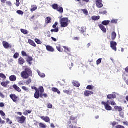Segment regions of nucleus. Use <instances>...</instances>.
I'll use <instances>...</instances> for the list:
<instances>
[{
	"label": "nucleus",
	"mask_w": 128,
	"mask_h": 128,
	"mask_svg": "<svg viewBox=\"0 0 128 128\" xmlns=\"http://www.w3.org/2000/svg\"><path fill=\"white\" fill-rule=\"evenodd\" d=\"M21 76L24 80H28L30 76H32V71L30 68H26L21 72Z\"/></svg>",
	"instance_id": "nucleus-1"
},
{
	"label": "nucleus",
	"mask_w": 128,
	"mask_h": 128,
	"mask_svg": "<svg viewBox=\"0 0 128 128\" xmlns=\"http://www.w3.org/2000/svg\"><path fill=\"white\" fill-rule=\"evenodd\" d=\"M68 22H70V20H68V18H64L60 20V24L61 28H66L69 24Z\"/></svg>",
	"instance_id": "nucleus-2"
},
{
	"label": "nucleus",
	"mask_w": 128,
	"mask_h": 128,
	"mask_svg": "<svg viewBox=\"0 0 128 128\" xmlns=\"http://www.w3.org/2000/svg\"><path fill=\"white\" fill-rule=\"evenodd\" d=\"M110 100H108L106 102H102V106H104L105 108V110H106L110 111V110H112V106H110Z\"/></svg>",
	"instance_id": "nucleus-3"
},
{
	"label": "nucleus",
	"mask_w": 128,
	"mask_h": 128,
	"mask_svg": "<svg viewBox=\"0 0 128 128\" xmlns=\"http://www.w3.org/2000/svg\"><path fill=\"white\" fill-rule=\"evenodd\" d=\"M52 8L54 10H57L60 14H62L64 12V8L62 7L58 6V4H53L52 5Z\"/></svg>",
	"instance_id": "nucleus-4"
},
{
	"label": "nucleus",
	"mask_w": 128,
	"mask_h": 128,
	"mask_svg": "<svg viewBox=\"0 0 128 128\" xmlns=\"http://www.w3.org/2000/svg\"><path fill=\"white\" fill-rule=\"evenodd\" d=\"M16 120L18 122L22 124H24V122H26V118L24 116H22L21 117L18 116L16 118Z\"/></svg>",
	"instance_id": "nucleus-5"
},
{
	"label": "nucleus",
	"mask_w": 128,
	"mask_h": 128,
	"mask_svg": "<svg viewBox=\"0 0 128 128\" xmlns=\"http://www.w3.org/2000/svg\"><path fill=\"white\" fill-rule=\"evenodd\" d=\"M10 98L16 104V102H18L20 100V98H18V96H16V94H12L10 96Z\"/></svg>",
	"instance_id": "nucleus-6"
},
{
	"label": "nucleus",
	"mask_w": 128,
	"mask_h": 128,
	"mask_svg": "<svg viewBox=\"0 0 128 128\" xmlns=\"http://www.w3.org/2000/svg\"><path fill=\"white\" fill-rule=\"evenodd\" d=\"M110 44V48H112V50L114 52H116L118 50V48H116L118 43L114 41H111Z\"/></svg>",
	"instance_id": "nucleus-7"
},
{
	"label": "nucleus",
	"mask_w": 128,
	"mask_h": 128,
	"mask_svg": "<svg viewBox=\"0 0 128 128\" xmlns=\"http://www.w3.org/2000/svg\"><path fill=\"white\" fill-rule=\"evenodd\" d=\"M114 98H116V95L114 94H109L107 96V100H114Z\"/></svg>",
	"instance_id": "nucleus-8"
},
{
	"label": "nucleus",
	"mask_w": 128,
	"mask_h": 128,
	"mask_svg": "<svg viewBox=\"0 0 128 128\" xmlns=\"http://www.w3.org/2000/svg\"><path fill=\"white\" fill-rule=\"evenodd\" d=\"M96 0V6H97V8H102V6H104V5L102 4V0Z\"/></svg>",
	"instance_id": "nucleus-9"
},
{
	"label": "nucleus",
	"mask_w": 128,
	"mask_h": 128,
	"mask_svg": "<svg viewBox=\"0 0 128 128\" xmlns=\"http://www.w3.org/2000/svg\"><path fill=\"white\" fill-rule=\"evenodd\" d=\"M38 92L40 93V98H42V94L44 92V89L43 86H40L38 89Z\"/></svg>",
	"instance_id": "nucleus-10"
},
{
	"label": "nucleus",
	"mask_w": 128,
	"mask_h": 128,
	"mask_svg": "<svg viewBox=\"0 0 128 128\" xmlns=\"http://www.w3.org/2000/svg\"><path fill=\"white\" fill-rule=\"evenodd\" d=\"M40 118L41 120H44L46 122H50V119L48 116L44 117V116H42Z\"/></svg>",
	"instance_id": "nucleus-11"
},
{
	"label": "nucleus",
	"mask_w": 128,
	"mask_h": 128,
	"mask_svg": "<svg viewBox=\"0 0 128 128\" xmlns=\"http://www.w3.org/2000/svg\"><path fill=\"white\" fill-rule=\"evenodd\" d=\"M3 46L4 48H12V46H10L8 42L4 41L2 42Z\"/></svg>",
	"instance_id": "nucleus-12"
},
{
	"label": "nucleus",
	"mask_w": 128,
	"mask_h": 128,
	"mask_svg": "<svg viewBox=\"0 0 128 128\" xmlns=\"http://www.w3.org/2000/svg\"><path fill=\"white\" fill-rule=\"evenodd\" d=\"M46 49L48 52H54V48L50 46H46Z\"/></svg>",
	"instance_id": "nucleus-13"
},
{
	"label": "nucleus",
	"mask_w": 128,
	"mask_h": 128,
	"mask_svg": "<svg viewBox=\"0 0 128 128\" xmlns=\"http://www.w3.org/2000/svg\"><path fill=\"white\" fill-rule=\"evenodd\" d=\"M84 94L85 96H90L94 94V92L90 90H86L84 92Z\"/></svg>",
	"instance_id": "nucleus-14"
},
{
	"label": "nucleus",
	"mask_w": 128,
	"mask_h": 128,
	"mask_svg": "<svg viewBox=\"0 0 128 128\" xmlns=\"http://www.w3.org/2000/svg\"><path fill=\"white\" fill-rule=\"evenodd\" d=\"M13 88L16 90V92H22V90L20 87L18 86L16 84L13 85Z\"/></svg>",
	"instance_id": "nucleus-15"
},
{
	"label": "nucleus",
	"mask_w": 128,
	"mask_h": 128,
	"mask_svg": "<svg viewBox=\"0 0 128 128\" xmlns=\"http://www.w3.org/2000/svg\"><path fill=\"white\" fill-rule=\"evenodd\" d=\"M99 28H100L101 30L103 32H106V27L104 25L100 24Z\"/></svg>",
	"instance_id": "nucleus-16"
},
{
	"label": "nucleus",
	"mask_w": 128,
	"mask_h": 128,
	"mask_svg": "<svg viewBox=\"0 0 128 128\" xmlns=\"http://www.w3.org/2000/svg\"><path fill=\"white\" fill-rule=\"evenodd\" d=\"M34 98L37 100H38V98H40V93L38 92V91H36L34 95Z\"/></svg>",
	"instance_id": "nucleus-17"
},
{
	"label": "nucleus",
	"mask_w": 128,
	"mask_h": 128,
	"mask_svg": "<svg viewBox=\"0 0 128 128\" xmlns=\"http://www.w3.org/2000/svg\"><path fill=\"white\" fill-rule=\"evenodd\" d=\"M28 42L30 46H34V48L36 47V43L34 42V40H28Z\"/></svg>",
	"instance_id": "nucleus-18"
},
{
	"label": "nucleus",
	"mask_w": 128,
	"mask_h": 128,
	"mask_svg": "<svg viewBox=\"0 0 128 128\" xmlns=\"http://www.w3.org/2000/svg\"><path fill=\"white\" fill-rule=\"evenodd\" d=\"M114 108L115 110L118 111L119 112H122V108L120 106H115Z\"/></svg>",
	"instance_id": "nucleus-19"
},
{
	"label": "nucleus",
	"mask_w": 128,
	"mask_h": 128,
	"mask_svg": "<svg viewBox=\"0 0 128 128\" xmlns=\"http://www.w3.org/2000/svg\"><path fill=\"white\" fill-rule=\"evenodd\" d=\"M72 84L74 86H76V88H80V84L78 82L74 81Z\"/></svg>",
	"instance_id": "nucleus-20"
},
{
	"label": "nucleus",
	"mask_w": 128,
	"mask_h": 128,
	"mask_svg": "<svg viewBox=\"0 0 128 128\" xmlns=\"http://www.w3.org/2000/svg\"><path fill=\"white\" fill-rule=\"evenodd\" d=\"M24 62H26V61H24V58L20 57L18 59L19 64L22 65L24 64Z\"/></svg>",
	"instance_id": "nucleus-21"
},
{
	"label": "nucleus",
	"mask_w": 128,
	"mask_h": 128,
	"mask_svg": "<svg viewBox=\"0 0 128 128\" xmlns=\"http://www.w3.org/2000/svg\"><path fill=\"white\" fill-rule=\"evenodd\" d=\"M111 38L112 40H114L116 38V33L115 32H114L112 33Z\"/></svg>",
	"instance_id": "nucleus-22"
},
{
	"label": "nucleus",
	"mask_w": 128,
	"mask_h": 128,
	"mask_svg": "<svg viewBox=\"0 0 128 128\" xmlns=\"http://www.w3.org/2000/svg\"><path fill=\"white\" fill-rule=\"evenodd\" d=\"M10 82H16V76L12 75L10 77Z\"/></svg>",
	"instance_id": "nucleus-23"
},
{
	"label": "nucleus",
	"mask_w": 128,
	"mask_h": 128,
	"mask_svg": "<svg viewBox=\"0 0 128 128\" xmlns=\"http://www.w3.org/2000/svg\"><path fill=\"white\" fill-rule=\"evenodd\" d=\"M52 92H57L58 94H60V91L58 89V88H52Z\"/></svg>",
	"instance_id": "nucleus-24"
},
{
	"label": "nucleus",
	"mask_w": 128,
	"mask_h": 128,
	"mask_svg": "<svg viewBox=\"0 0 128 128\" xmlns=\"http://www.w3.org/2000/svg\"><path fill=\"white\" fill-rule=\"evenodd\" d=\"M32 9L30 10V12H36V10H38V6H36V5H32Z\"/></svg>",
	"instance_id": "nucleus-25"
},
{
	"label": "nucleus",
	"mask_w": 128,
	"mask_h": 128,
	"mask_svg": "<svg viewBox=\"0 0 128 128\" xmlns=\"http://www.w3.org/2000/svg\"><path fill=\"white\" fill-rule=\"evenodd\" d=\"M8 84H10V82L6 81L5 82H2L1 83V85L2 86H4V88H6V86H8Z\"/></svg>",
	"instance_id": "nucleus-26"
},
{
	"label": "nucleus",
	"mask_w": 128,
	"mask_h": 128,
	"mask_svg": "<svg viewBox=\"0 0 128 128\" xmlns=\"http://www.w3.org/2000/svg\"><path fill=\"white\" fill-rule=\"evenodd\" d=\"M110 20H104L102 22V26H108V24H110Z\"/></svg>",
	"instance_id": "nucleus-27"
},
{
	"label": "nucleus",
	"mask_w": 128,
	"mask_h": 128,
	"mask_svg": "<svg viewBox=\"0 0 128 128\" xmlns=\"http://www.w3.org/2000/svg\"><path fill=\"white\" fill-rule=\"evenodd\" d=\"M45 22L47 24H50L52 22V18H50V17L46 18V19Z\"/></svg>",
	"instance_id": "nucleus-28"
},
{
	"label": "nucleus",
	"mask_w": 128,
	"mask_h": 128,
	"mask_svg": "<svg viewBox=\"0 0 128 128\" xmlns=\"http://www.w3.org/2000/svg\"><path fill=\"white\" fill-rule=\"evenodd\" d=\"M28 56V58H27V62H29V64H32V62H32V57L30 56Z\"/></svg>",
	"instance_id": "nucleus-29"
},
{
	"label": "nucleus",
	"mask_w": 128,
	"mask_h": 128,
	"mask_svg": "<svg viewBox=\"0 0 128 128\" xmlns=\"http://www.w3.org/2000/svg\"><path fill=\"white\" fill-rule=\"evenodd\" d=\"M38 72L39 76H40V78H46V74H44V73H42L40 71H38Z\"/></svg>",
	"instance_id": "nucleus-30"
},
{
	"label": "nucleus",
	"mask_w": 128,
	"mask_h": 128,
	"mask_svg": "<svg viewBox=\"0 0 128 128\" xmlns=\"http://www.w3.org/2000/svg\"><path fill=\"white\" fill-rule=\"evenodd\" d=\"M92 20H98L100 18V16H93L92 18Z\"/></svg>",
	"instance_id": "nucleus-31"
},
{
	"label": "nucleus",
	"mask_w": 128,
	"mask_h": 128,
	"mask_svg": "<svg viewBox=\"0 0 128 128\" xmlns=\"http://www.w3.org/2000/svg\"><path fill=\"white\" fill-rule=\"evenodd\" d=\"M81 12H83L84 14H85L86 16H88V12L86 9H82Z\"/></svg>",
	"instance_id": "nucleus-32"
},
{
	"label": "nucleus",
	"mask_w": 128,
	"mask_h": 128,
	"mask_svg": "<svg viewBox=\"0 0 128 128\" xmlns=\"http://www.w3.org/2000/svg\"><path fill=\"white\" fill-rule=\"evenodd\" d=\"M21 32H22V34H28V30H26L24 29H21Z\"/></svg>",
	"instance_id": "nucleus-33"
},
{
	"label": "nucleus",
	"mask_w": 128,
	"mask_h": 128,
	"mask_svg": "<svg viewBox=\"0 0 128 128\" xmlns=\"http://www.w3.org/2000/svg\"><path fill=\"white\" fill-rule=\"evenodd\" d=\"M60 32V30L58 29V28H55V29L51 30L52 32Z\"/></svg>",
	"instance_id": "nucleus-34"
},
{
	"label": "nucleus",
	"mask_w": 128,
	"mask_h": 128,
	"mask_svg": "<svg viewBox=\"0 0 128 128\" xmlns=\"http://www.w3.org/2000/svg\"><path fill=\"white\" fill-rule=\"evenodd\" d=\"M0 78L3 80H6V75L2 73H0Z\"/></svg>",
	"instance_id": "nucleus-35"
},
{
	"label": "nucleus",
	"mask_w": 128,
	"mask_h": 128,
	"mask_svg": "<svg viewBox=\"0 0 128 128\" xmlns=\"http://www.w3.org/2000/svg\"><path fill=\"white\" fill-rule=\"evenodd\" d=\"M56 50H58V52H64V50H62V48L60 47V46H57Z\"/></svg>",
	"instance_id": "nucleus-36"
},
{
	"label": "nucleus",
	"mask_w": 128,
	"mask_h": 128,
	"mask_svg": "<svg viewBox=\"0 0 128 128\" xmlns=\"http://www.w3.org/2000/svg\"><path fill=\"white\" fill-rule=\"evenodd\" d=\"M18 84L20 86H24V84H26V82L24 81H20L18 83Z\"/></svg>",
	"instance_id": "nucleus-37"
},
{
	"label": "nucleus",
	"mask_w": 128,
	"mask_h": 128,
	"mask_svg": "<svg viewBox=\"0 0 128 128\" xmlns=\"http://www.w3.org/2000/svg\"><path fill=\"white\" fill-rule=\"evenodd\" d=\"M118 19H114L112 20L110 22V24H118Z\"/></svg>",
	"instance_id": "nucleus-38"
},
{
	"label": "nucleus",
	"mask_w": 128,
	"mask_h": 128,
	"mask_svg": "<svg viewBox=\"0 0 128 128\" xmlns=\"http://www.w3.org/2000/svg\"><path fill=\"white\" fill-rule=\"evenodd\" d=\"M39 126L40 128H46V125H44V124L42 123H40L39 124Z\"/></svg>",
	"instance_id": "nucleus-39"
},
{
	"label": "nucleus",
	"mask_w": 128,
	"mask_h": 128,
	"mask_svg": "<svg viewBox=\"0 0 128 128\" xmlns=\"http://www.w3.org/2000/svg\"><path fill=\"white\" fill-rule=\"evenodd\" d=\"M63 92H64V94H72V92L70 90H64Z\"/></svg>",
	"instance_id": "nucleus-40"
},
{
	"label": "nucleus",
	"mask_w": 128,
	"mask_h": 128,
	"mask_svg": "<svg viewBox=\"0 0 128 128\" xmlns=\"http://www.w3.org/2000/svg\"><path fill=\"white\" fill-rule=\"evenodd\" d=\"M102 58H99L98 60L96 61V64L97 66H98V64H100L102 63Z\"/></svg>",
	"instance_id": "nucleus-41"
},
{
	"label": "nucleus",
	"mask_w": 128,
	"mask_h": 128,
	"mask_svg": "<svg viewBox=\"0 0 128 128\" xmlns=\"http://www.w3.org/2000/svg\"><path fill=\"white\" fill-rule=\"evenodd\" d=\"M35 42L38 44H42V42H40V40L36 38L35 39Z\"/></svg>",
	"instance_id": "nucleus-42"
},
{
	"label": "nucleus",
	"mask_w": 128,
	"mask_h": 128,
	"mask_svg": "<svg viewBox=\"0 0 128 128\" xmlns=\"http://www.w3.org/2000/svg\"><path fill=\"white\" fill-rule=\"evenodd\" d=\"M22 89L23 90H24V92H29V89L28 88L24 86H23L22 87Z\"/></svg>",
	"instance_id": "nucleus-43"
},
{
	"label": "nucleus",
	"mask_w": 128,
	"mask_h": 128,
	"mask_svg": "<svg viewBox=\"0 0 128 128\" xmlns=\"http://www.w3.org/2000/svg\"><path fill=\"white\" fill-rule=\"evenodd\" d=\"M6 123L9 124H12V122L10 120V118H8L6 120Z\"/></svg>",
	"instance_id": "nucleus-44"
},
{
	"label": "nucleus",
	"mask_w": 128,
	"mask_h": 128,
	"mask_svg": "<svg viewBox=\"0 0 128 128\" xmlns=\"http://www.w3.org/2000/svg\"><path fill=\"white\" fill-rule=\"evenodd\" d=\"M18 56H20V54H18V52H16L14 56V58H16V59L18 58Z\"/></svg>",
	"instance_id": "nucleus-45"
},
{
	"label": "nucleus",
	"mask_w": 128,
	"mask_h": 128,
	"mask_svg": "<svg viewBox=\"0 0 128 128\" xmlns=\"http://www.w3.org/2000/svg\"><path fill=\"white\" fill-rule=\"evenodd\" d=\"M17 14H18L22 16L24 14V12L20 10H19L17 11Z\"/></svg>",
	"instance_id": "nucleus-46"
},
{
	"label": "nucleus",
	"mask_w": 128,
	"mask_h": 128,
	"mask_svg": "<svg viewBox=\"0 0 128 128\" xmlns=\"http://www.w3.org/2000/svg\"><path fill=\"white\" fill-rule=\"evenodd\" d=\"M86 90H94V86L89 85L86 87Z\"/></svg>",
	"instance_id": "nucleus-47"
},
{
	"label": "nucleus",
	"mask_w": 128,
	"mask_h": 128,
	"mask_svg": "<svg viewBox=\"0 0 128 128\" xmlns=\"http://www.w3.org/2000/svg\"><path fill=\"white\" fill-rule=\"evenodd\" d=\"M47 108H52V105L50 103H48L47 104Z\"/></svg>",
	"instance_id": "nucleus-48"
},
{
	"label": "nucleus",
	"mask_w": 128,
	"mask_h": 128,
	"mask_svg": "<svg viewBox=\"0 0 128 128\" xmlns=\"http://www.w3.org/2000/svg\"><path fill=\"white\" fill-rule=\"evenodd\" d=\"M80 30V32H82V34H84V32H86V30H84V28H82Z\"/></svg>",
	"instance_id": "nucleus-49"
},
{
	"label": "nucleus",
	"mask_w": 128,
	"mask_h": 128,
	"mask_svg": "<svg viewBox=\"0 0 128 128\" xmlns=\"http://www.w3.org/2000/svg\"><path fill=\"white\" fill-rule=\"evenodd\" d=\"M120 118H124V112H120Z\"/></svg>",
	"instance_id": "nucleus-50"
},
{
	"label": "nucleus",
	"mask_w": 128,
	"mask_h": 128,
	"mask_svg": "<svg viewBox=\"0 0 128 128\" xmlns=\"http://www.w3.org/2000/svg\"><path fill=\"white\" fill-rule=\"evenodd\" d=\"M6 4H7V6H12V2L10 1L6 2Z\"/></svg>",
	"instance_id": "nucleus-51"
},
{
	"label": "nucleus",
	"mask_w": 128,
	"mask_h": 128,
	"mask_svg": "<svg viewBox=\"0 0 128 128\" xmlns=\"http://www.w3.org/2000/svg\"><path fill=\"white\" fill-rule=\"evenodd\" d=\"M0 114L2 116H6V114H4L2 110H0Z\"/></svg>",
	"instance_id": "nucleus-52"
},
{
	"label": "nucleus",
	"mask_w": 128,
	"mask_h": 128,
	"mask_svg": "<svg viewBox=\"0 0 128 128\" xmlns=\"http://www.w3.org/2000/svg\"><path fill=\"white\" fill-rule=\"evenodd\" d=\"M58 24V22H56L54 23V24L52 26L53 28H56V26Z\"/></svg>",
	"instance_id": "nucleus-53"
},
{
	"label": "nucleus",
	"mask_w": 128,
	"mask_h": 128,
	"mask_svg": "<svg viewBox=\"0 0 128 128\" xmlns=\"http://www.w3.org/2000/svg\"><path fill=\"white\" fill-rule=\"evenodd\" d=\"M31 82H32V79L30 78L28 79L26 81V84H31Z\"/></svg>",
	"instance_id": "nucleus-54"
},
{
	"label": "nucleus",
	"mask_w": 128,
	"mask_h": 128,
	"mask_svg": "<svg viewBox=\"0 0 128 128\" xmlns=\"http://www.w3.org/2000/svg\"><path fill=\"white\" fill-rule=\"evenodd\" d=\"M22 56H28V54H26V52H25L22 51Z\"/></svg>",
	"instance_id": "nucleus-55"
},
{
	"label": "nucleus",
	"mask_w": 128,
	"mask_h": 128,
	"mask_svg": "<svg viewBox=\"0 0 128 128\" xmlns=\"http://www.w3.org/2000/svg\"><path fill=\"white\" fill-rule=\"evenodd\" d=\"M69 68L70 70H72V68L74 67V63H71V64H69Z\"/></svg>",
	"instance_id": "nucleus-56"
},
{
	"label": "nucleus",
	"mask_w": 128,
	"mask_h": 128,
	"mask_svg": "<svg viewBox=\"0 0 128 128\" xmlns=\"http://www.w3.org/2000/svg\"><path fill=\"white\" fill-rule=\"evenodd\" d=\"M110 104L112 106H116V104L114 101H110Z\"/></svg>",
	"instance_id": "nucleus-57"
},
{
	"label": "nucleus",
	"mask_w": 128,
	"mask_h": 128,
	"mask_svg": "<svg viewBox=\"0 0 128 128\" xmlns=\"http://www.w3.org/2000/svg\"><path fill=\"white\" fill-rule=\"evenodd\" d=\"M32 90H35L36 92L38 91V88H36V87L32 86Z\"/></svg>",
	"instance_id": "nucleus-58"
},
{
	"label": "nucleus",
	"mask_w": 128,
	"mask_h": 128,
	"mask_svg": "<svg viewBox=\"0 0 128 128\" xmlns=\"http://www.w3.org/2000/svg\"><path fill=\"white\" fill-rule=\"evenodd\" d=\"M64 50H67V52H70V50L68 48V47L64 46Z\"/></svg>",
	"instance_id": "nucleus-59"
},
{
	"label": "nucleus",
	"mask_w": 128,
	"mask_h": 128,
	"mask_svg": "<svg viewBox=\"0 0 128 128\" xmlns=\"http://www.w3.org/2000/svg\"><path fill=\"white\" fill-rule=\"evenodd\" d=\"M52 40H53V42H58V40L54 37H52Z\"/></svg>",
	"instance_id": "nucleus-60"
},
{
	"label": "nucleus",
	"mask_w": 128,
	"mask_h": 128,
	"mask_svg": "<svg viewBox=\"0 0 128 128\" xmlns=\"http://www.w3.org/2000/svg\"><path fill=\"white\" fill-rule=\"evenodd\" d=\"M0 96H1V98H4V94H2V93L0 92Z\"/></svg>",
	"instance_id": "nucleus-61"
},
{
	"label": "nucleus",
	"mask_w": 128,
	"mask_h": 128,
	"mask_svg": "<svg viewBox=\"0 0 128 128\" xmlns=\"http://www.w3.org/2000/svg\"><path fill=\"white\" fill-rule=\"evenodd\" d=\"M4 104L2 102L0 103V108H4Z\"/></svg>",
	"instance_id": "nucleus-62"
},
{
	"label": "nucleus",
	"mask_w": 128,
	"mask_h": 128,
	"mask_svg": "<svg viewBox=\"0 0 128 128\" xmlns=\"http://www.w3.org/2000/svg\"><path fill=\"white\" fill-rule=\"evenodd\" d=\"M16 4L17 7H18L20 4V2H16Z\"/></svg>",
	"instance_id": "nucleus-63"
},
{
	"label": "nucleus",
	"mask_w": 128,
	"mask_h": 128,
	"mask_svg": "<svg viewBox=\"0 0 128 128\" xmlns=\"http://www.w3.org/2000/svg\"><path fill=\"white\" fill-rule=\"evenodd\" d=\"M74 40H80V38H78V37H74Z\"/></svg>",
	"instance_id": "nucleus-64"
}]
</instances>
